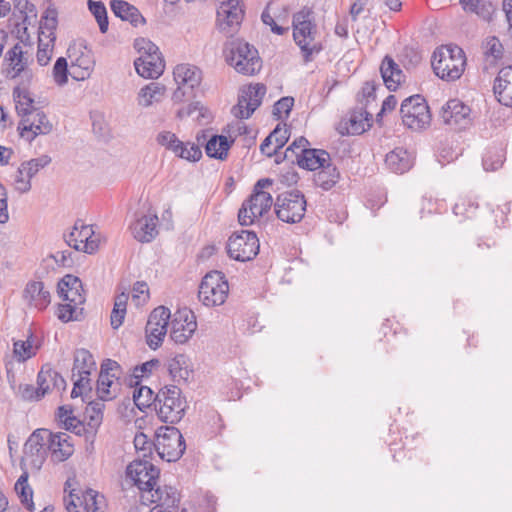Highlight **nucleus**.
<instances>
[{
	"mask_svg": "<svg viewBox=\"0 0 512 512\" xmlns=\"http://www.w3.org/2000/svg\"><path fill=\"white\" fill-rule=\"evenodd\" d=\"M142 499L149 503H156L161 508L160 512H172L178 507L180 495L176 488L165 485L153 488L151 493L142 495Z\"/></svg>",
	"mask_w": 512,
	"mask_h": 512,
	"instance_id": "27",
	"label": "nucleus"
},
{
	"mask_svg": "<svg viewBox=\"0 0 512 512\" xmlns=\"http://www.w3.org/2000/svg\"><path fill=\"white\" fill-rule=\"evenodd\" d=\"M413 155L402 147H397L386 155L385 164L392 172L403 174L413 166Z\"/></svg>",
	"mask_w": 512,
	"mask_h": 512,
	"instance_id": "32",
	"label": "nucleus"
},
{
	"mask_svg": "<svg viewBox=\"0 0 512 512\" xmlns=\"http://www.w3.org/2000/svg\"><path fill=\"white\" fill-rule=\"evenodd\" d=\"M53 129L52 123L47 115L39 110L25 119H21L18 130L22 138L32 142L39 135H47Z\"/></svg>",
	"mask_w": 512,
	"mask_h": 512,
	"instance_id": "25",
	"label": "nucleus"
},
{
	"mask_svg": "<svg viewBox=\"0 0 512 512\" xmlns=\"http://www.w3.org/2000/svg\"><path fill=\"white\" fill-rule=\"evenodd\" d=\"M52 377V390L56 389L58 392L64 391L66 388V381L65 379L55 370L51 368H42L40 370V377L43 379L42 381H45V378L43 376Z\"/></svg>",
	"mask_w": 512,
	"mask_h": 512,
	"instance_id": "60",
	"label": "nucleus"
},
{
	"mask_svg": "<svg viewBox=\"0 0 512 512\" xmlns=\"http://www.w3.org/2000/svg\"><path fill=\"white\" fill-rule=\"evenodd\" d=\"M68 65L64 57H59L53 67V77L57 85L63 86L67 83Z\"/></svg>",
	"mask_w": 512,
	"mask_h": 512,
	"instance_id": "55",
	"label": "nucleus"
},
{
	"mask_svg": "<svg viewBox=\"0 0 512 512\" xmlns=\"http://www.w3.org/2000/svg\"><path fill=\"white\" fill-rule=\"evenodd\" d=\"M134 47L140 56L134 61L137 73L143 78H158L164 71V60L158 46L146 38H138Z\"/></svg>",
	"mask_w": 512,
	"mask_h": 512,
	"instance_id": "6",
	"label": "nucleus"
},
{
	"mask_svg": "<svg viewBox=\"0 0 512 512\" xmlns=\"http://www.w3.org/2000/svg\"><path fill=\"white\" fill-rule=\"evenodd\" d=\"M227 252L234 260L249 261L259 252V240L253 231L235 232L229 237Z\"/></svg>",
	"mask_w": 512,
	"mask_h": 512,
	"instance_id": "13",
	"label": "nucleus"
},
{
	"mask_svg": "<svg viewBox=\"0 0 512 512\" xmlns=\"http://www.w3.org/2000/svg\"><path fill=\"white\" fill-rule=\"evenodd\" d=\"M266 94L264 84L256 83L249 85L243 90L238 98V103L232 109L234 116L240 119L249 118L253 112L261 105L262 99Z\"/></svg>",
	"mask_w": 512,
	"mask_h": 512,
	"instance_id": "21",
	"label": "nucleus"
},
{
	"mask_svg": "<svg viewBox=\"0 0 512 512\" xmlns=\"http://www.w3.org/2000/svg\"><path fill=\"white\" fill-rule=\"evenodd\" d=\"M13 99L15 101V107L18 115L21 119H25L27 116H31L39 109L34 106V99L30 92L25 87L16 86L13 89Z\"/></svg>",
	"mask_w": 512,
	"mask_h": 512,
	"instance_id": "35",
	"label": "nucleus"
},
{
	"mask_svg": "<svg viewBox=\"0 0 512 512\" xmlns=\"http://www.w3.org/2000/svg\"><path fill=\"white\" fill-rule=\"evenodd\" d=\"M493 90L502 105L512 107V66L504 67L499 71Z\"/></svg>",
	"mask_w": 512,
	"mask_h": 512,
	"instance_id": "30",
	"label": "nucleus"
},
{
	"mask_svg": "<svg viewBox=\"0 0 512 512\" xmlns=\"http://www.w3.org/2000/svg\"><path fill=\"white\" fill-rule=\"evenodd\" d=\"M431 65L439 78L446 81H455L461 77L465 70V53L457 45L441 46L434 51Z\"/></svg>",
	"mask_w": 512,
	"mask_h": 512,
	"instance_id": "3",
	"label": "nucleus"
},
{
	"mask_svg": "<svg viewBox=\"0 0 512 512\" xmlns=\"http://www.w3.org/2000/svg\"><path fill=\"white\" fill-rule=\"evenodd\" d=\"M48 454H51L53 461L62 462L67 460L74 452L72 437L66 432L52 433L49 431Z\"/></svg>",
	"mask_w": 512,
	"mask_h": 512,
	"instance_id": "29",
	"label": "nucleus"
},
{
	"mask_svg": "<svg viewBox=\"0 0 512 512\" xmlns=\"http://www.w3.org/2000/svg\"><path fill=\"white\" fill-rule=\"evenodd\" d=\"M340 179V173L331 163L323 166L314 174V183L325 191L330 190Z\"/></svg>",
	"mask_w": 512,
	"mask_h": 512,
	"instance_id": "39",
	"label": "nucleus"
},
{
	"mask_svg": "<svg viewBox=\"0 0 512 512\" xmlns=\"http://www.w3.org/2000/svg\"><path fill=\"white\" fill-rule=\"evenodd\" d=\"M15 491L19 495L22 504L27 508V510L33 512L35 510V505L32 500L33 491L28 484L27 473H24L19 477V479L15 483Z\"/></svg>",
	"mask_w": 512,
	"mask_h": 512,
	"instance_id": "42",
	"label": "nucleus"
},
{
	"mask_svg": "<svg viewBox=\"0 0 512 512\" xmlns=\"http://www.w3.org/2000/svg\"><path fill=\"white\" fill-rule=\"evenodd\" d=\"M156 141L159 145L165 147L167 150H170L174 154L183 143L174 133L170 131H161L158 133Z\"/></svg>",
	"mask_w": 512,
	"mask_h": 512,
	"instance_id": "52",
	"label": "nucleus"
},
{
	"mask_svg": "<svg viewBox=\"0 0 512 512\" xmlns=\"http://www.w3.org/2000/svg\"><path fill=\"white\" fill-rule=\"evenodd\" d=\"M154 392L148 386H140L133 392V401L135 405L143 411L145 408L155 405Z\"/></svg>",
	"mask_w": 512,
	"mask_h": 512,
	"instance_id": "49",
	"label": "nucleus"
},
{
	"mask_svg": "<svg viewBox=\"0 0 512 512\" xmlns=\"http://www.w3.org/2000/svg\"><path fill=\"white\" fill-rule=\"evenodd\" d=\"M197 329V321L190 310H180L174 314L171 322L170 338L176 344H185Z\"/></svg>",
	"mask_w": 512,
	"mask_h": 512,
	"instance_id": "24",
	"label": "nucleus"
},
{
	"mask_svg": "<svg viewBox=\"0 0 512 512\" xmlns=\"http://www.w3.org/2000/svg\"><path fill=\"white\" fill-rule=\"evenodd\" d=\"M146 342L151 349H157L161 346L163 339L167 333V330H161L158 328H145Z\"/></svg>",
	"mask_w": 512,
	"mask_h": 512,
	"instance_id": "57",
	"label": "nucleus"
},
{
	"mask_svg": "<svg viewBox=\"0 0 512 512\" xmlns=\"http://www.w3.org/2000/svg\"><path fill=\"white\" fill-rule=\"evenodd\" d=\"M110 8L113 14L123 21L130 22L133 26L145 24V18L138 8L124 0H112Z\"/></svg>",
	"mask_w": 512,
	"mask_h": 512,
	"instance_id": "31",
	"label": "nucleus"
},
{
	"mask_svg": "<svg viewBox=\"0 0 512 512\" xmlns=\"http://www.w3.org/2000/svg\"><path fill=\"white\" fill-rule=\"evenodd\" d=\"M3 73L8 79H16L22 76L28 82L31 81L33 74L29 69V57L23 51V46L20 43H16L5 53Z\"/></svg>",
	"mask_w": 512,
	"mask_h": 512,
	"instance_id": "18",
	"label": "nucleus"
},
{
	"mask_svg": "<svg viewBox=\"0 0 512 512\" xmlns=\"http://www.w3.org/2000/svg\"><path fill=\"white\" fill-rule=\"evenodd\" d=\"M229 285L224 275L213 271L204 276L199 286V300L207 307L222 305L228 296Z\"/></svg>",
	"mask_w": 512,
	"mask_h": 512,
	"instance_id": "11",
	"label": "nucleus"
},
{
	"mask_svg": "<svg viewBox=\"0 0 512 512\" xmlns=\"http://www.w3.org/2000/svg\"><path fill=\"white\" fill-rule=\"evenodd\" d=\"M306 205L305 197L301 192L290 191L277 196L274 208L279 220L294 224L303 219Z\"/></svg>",
	"mask_w": 512,
	"mask_h": 512,
	"instance_id": "12",
	"label": "nucleus"
},
{
	"mask_svg": "<svg viewBox=\"0 0 512 512\" xmlns=\"http://www.w3.org/2000/svg\"><path fill=\"white\" fill-rule=\"evenodd\" d=\"M158 364V360H150L145 363H143L140 366H136L133 370V374L130 380V385H138L139 380L145 376H148L151 374L154 367H156Z\"/></svg>",
	"mask_w": 512,
	"mask_h": 512,
	"instance_id": "54",
	"label": "nucleus"
},
{
	"mask_svg": "<svg viewBox=\"0 0 512 512\" xmlns=\"http://www.w3.org/2000/svg\"><path fill=\"white\" fill-rule=\"evenodd\" d=\"M166 92L163 84L158 82H151L142 87L138 93L137 101L142 107H149L154 103H159Z\"/></svg>",
	"mask_w": 512,
	"mask_h": 512,
	"instance_id": "36",
	"label": "nucleus"
},
{
	"mask_svg": "<svg viewBox=\"0 0 512 512\" xmlns=\"http://www.w3.org/2000/svg\"><path fill=\"white\" fill-rule=\"evenodd\" d=\"M58 419L62 422L67 430H76L81 426L80 422L72 415V411L65 406L58 408Z\"/></svg>",
	"mask_w": 512,
	"mask_h": 512,
	"instance_id": "58",
	"label": "nucleus"
},
{
	"mask_svg": "<svg viewBox=\"0 0 512 512\" xmlns=\"http://www.w3.org/2000/svg\"><path fill=\"white\" fill-rule=\"evenodd\" d=\"M485 54L487 56H491L494 59H499L502 57L503 46L498 38L490 37L485 41L484 44Z\"/></svg>",
	"mask_w": 512,
	"mask_h": 512,
	"instance_id": "62",
	"label": "nucleus"
},
{
	"mask_svg": "<svg viewBox=\"0 0 512 512\" xmlns=\"http://www.w3.org/2000/svg\"><path fill=\"white\" fill-rule=\"evenodd\" d=\"M170 317V310L164 306H159L150 313L146 327L167 330Z\"/></svg>",
	"mask_w": 512,
	"mask_h": 512,
	"instance_id": "48",
	"label": "nucleus"
},
{
	"mask_svg": "<svg viewBox=\"0 0 512 512\" xmlns=\"http://www.w3.org/2000/svg\"><path fill=\"white\" fill-rule=\"evenodd\" d=\"M272 184L273 181L269 178L256 182L253 193L243 202L238 212V221L242 226L252 225L270 210L273 199L265 189L270 188Z\"/></svg>",
	"mask_w": 512,
	"mask_h": 512,
	"instance_id": "5",
	"label": "nucleus"
},
{
	"mask_svg": "<svg viewBox=\"0 0 512 512\" xmlns=\"http://www.w3.org/2000/svg\"><path fill=\"white\" fill-rule=\"evenodd\" d=\"M104 404L101 402H90L86 408V416L88 417V426L92 430H96L103 419Z\"/></svg>",
	"mask_w": 512,
	"mask_h": 512,
	"instance_id": "50",
	"label": "nucleus"
},
{
	"mask_svg": "<svg viewBox=\"0 0 512 512\" xmlns=\"http://www.w3.org/2000/svg\"><path fill=\"white\" fill-rule=\"evenodd\" d=\"M23 301L29 308L45 310L51 303V293L41 281H29L22 294Z\"/></svg>",
	"mask_w": 512,
	"mask_h": 512,
	"instance_id": "28",
	"label": "nucleus"
},
{
	"mask_svg": "<svg viewBox=\"0 0 512 512\" xmlns=\"http://www.w3.org/2000/svg\"><path fill=\"white\" fill-rule=\"evenodd\" d=\"M175 156L196 162L199 161L202 157V151L198 145L191 142H183L178 150H176Z\"/></svg>",
	"mask_w": 512,
	"mask_h": 512,
	"instance_id": "51",
	"label": "nucleus"
},
{
	"mask_svg": "<svg viewBox=\"0 0 512 512\" xmlns=\"http://www.w3.org/2000/svg\"><path fill=\"white\" fill-rule=\"evenodd\" d=\"M50 163L51 157L48 155H41L22 162L12 176L11 185L13 189L19 194L28 193L32 188L31 179Z\"/></svg>",
	"mask_w": 512,
	"mask_h": 512,
	"instance_id": "16",
	"label": "nucleus"
},
{
	"mask_svg": "<svg viewBox=\"0 0 512 512\" xmlns=\"http://www.w3.org/2000/svg\"><path fill=\"white\" fill-rule=\"evenodd\" d=\"M293 105L294 99L292 97H282L274 104L273 114L278 118L288 117Z\"/></svg>",
	"mask_w": 512,
	"mask_h": 512,
	"instance_id": "61",
	"label": "nucleus"
},
{
	"mask_svg": "<svg viewBox=\"0 0 512 512\" xmlns=\"http://www.w3.org/2000/svg\"><path fill=\"white\" fill-rule=\"evenodd\" d=\"M261 19L263 23L267 26H270L271 31L277 35H283L289 30L288 27L278 25L267 10L262 12Z\"/></svg>",
	"mask_w": 512,
	"mask_h": 512,
	"instance_id": "64",
	"label": "nucleus"
},
{
	"mask_svg": "<svg viewBox=\"0 0 512 512\" xmlns=\"http://www.w3.org/2000/svg\"><path fill=\"white\" fill-rule=\"evenodd\" d=\"M505 160V152L500 147H490L486 150L482 163L486 171H495L499 169Z\"/></svg>",
	"mask_w": 512,
	"mask_h": 512,
	"instance_id": "43",
	"label": "nucleus"
},
{
	"mask_svg": "<svg viewBox=\"0 0 512 512\" xmlns=\"http://www.w3.org/2000/svg\"><path fill=\"white\" fill-rule=\"evenodd\" d=\"M380 73L385 86L391 91H395L403 80L402 70L389 56L384 57L380 66Z\"/></svg>",
	"mask_w": 512,
	"mask_h": 512,
	"instance_id": "34",
	"label": "nucleus"
},
{
	"mask_svg": "<svg viewBox=\"0 0 512 512\" xmlns=\"http://www.w3.org/2000/svg\"><path fill=\"white\" fill-rule=\"evenodd\" d=\"M330 154L322 149L304 150L303 155H298V165L307 170H319L330 163Z\"/></svg>",
	"mask_w": 512,
	"mask_h": 512,
	"instance_id": "33",
	"label": "nucleus"
},
{
	"mask_svg": "<svg viewBox=\"0 0 512 512\" xmlns=\"http://www.w3.org/2000/svg\"><path fill=\"white\" fill-rule=\"evenodd\" d=\"M68 512H105V498L98 492L88 489L81 495L75 493V490L64 498Z\"/></svg>",
	"mask_w": 512,
	"mask_h": 512,
	"instance_id": "19",
	"label": "nucleus"
},
{
	"mask_svg": "<svg viewBox=\"0 0 512 512\" xmlns=\"http://www.w3.org/2000/svg\"><path fill=\"white\" fill-rule=\"evenodd\" d=\"M58 25V11L53 6L50 5L47 7L45 12L41 17L40 22V35H55V30Z\"/></svg>",
	"mask_w": 512,
	"mask_h": 512,
	"instance_id": "47",
	"label": "nucleus"
},
{
	"mask_svg": "<svg viewBox=\"0 0 512 512\" xmlns=\"http://www.w3.org/2000/svg\"><path fill=\"white\" fill-rule=\"evenodd\" d=\"M48 429H36L24 444V460L39 470L48 456Z\"/></svg>",
	"mask_w": 512,
	"mask_h": 512,
	"instance_id": "17",
	"label": "nucleus"
},
{
	"mask_svg": "<svg viewBox=\"0 0 512 512\" xmlns=\"http://www.w3.org/2000/svg\"><path fill=\"white\" fill-rule=\"evenodd\" d=\"M158 216L156 213H136L130 224L133 237L141 243H149L158 235Z\"/></svg>",
	"mask_w": 512,
	"mask_h": 512,
	"instance_id": "26",
	"label": "nucleus"
},
{
	"mask_svg": "<svg viewBox=\"0 0 512 512\" xmlns=\"http://www.w3.org/2000/svg\"><path fill=\"white\" fill-rule=\"evenodd\" d=\"M369 116L371 117L366 111L352 113L348 121L347 132L353 135L365 132L366 129L370 127Z\"/></svg>",
	"mask_w": 512,
	"mask_h": 512,
	"instance_id": "45",
	"label": "nucleus"
},
{
	"mask_svg": "<svg viewBox=\"0 0 512 512\" xmlns=\"http://www.w3.org/2000/svg\"><path fill=\"white\" fill-rule=\"evenodd\" d=\"M218 2L217 23L219 29L226 34H232L244 17L240 0H218Z\"/></svg>",
	"mask_w": 512,
	"mask_h": 512,
	"instance_id": "23",
	"label": "nucleus"
},
{
	"mask_svg": "<svg viewBox=\"0 0 512 512\" xmlns=\"http://www.w3.org/2000/svg\"><path fill=\"white\" fill-rule=\"evenodd\" d=\"M58 295L62 300L58 305V319L62 322L80 320L86 300L81 280L70 274L65 275L58 283Z\"/></svg>",
	"mask_w": 512,
	"mask_h": 512,
	"instance_id": "2",
	"label": "nucleus"
},
{
	"mask_svg": "<svg viewBox=\"0 0 512 512\" xmlns=\"http://www.w3.org/2000/svg\"><path fill=\"white\" fill-rule=\"evenodd\" d=\"M168 371L174 381H188L192 372L189 358L184 354L175 355L168 362Z\"/></svg>",
	"mask_w": 512,
	"mask_h": 512,
	"instance_id": "37",
	"label": "nucleus"
},
{
	"mask_svg": "<svg viewBox=\"0 0 512 512\" xmlns=\"http://www.w3.org/2000/svg\"><path fill=\"white\" fill-rule=\"evenodd\" d=\"M14 353L19 360H26L32 356V345L29 341H17L14 343Z\"/></svg>",
	"mask_w": 512,
	"mask_h": 512,
	"instance_id": "63",
	"label": "nucleus"
},
{
	"mask_svg": "<svg viewBox=\"0 0 512 512\" xmlns=\"http://www.w3.org/2000/svg\"><path fill=\"white\" fill-rule=\"evenodd\" d=\"M65 242L76 251L93 254L99 248V236L95 234L92 225H86L82 220L74 223L72 231L64 235Z\"/></svg>",
	"mask_w": 512,
	"mask_h": 512,
	"instance_id": "15",
	"label": "nucleus"
},
{
	"mask_svg": "<svg viewBox=\"0 0 512 512\" xmlns=\"http://www.w3.org/2000/svg\"><path fill=\"white\" fill-rule=\"evenodd\" d=\"M466 12L475 13L479 17L489 20L494 12V6L489 0H459Z\"/></svg>",
	"mask_w": 512,
	"mask_h": 512,
	"instance_id": "41",
	"label": "nucleus"
},
{
	"mask_svg": "<svg viewBox=\"0 0 512 512\" xmlns=\"http://www.w3.org/2000/svg\"><path fill=\"white\" fill-rule=\"evenodd\" d=\"M96 369L93 355L86 349H78L74 355L73 376L90 375Z\"/></svg>",
	"mask_w": 512,
	"mask_h": 512,
	"instance_id": "40",
	"label": "nucleus"
},
{
	"mask_svg": "<svg viewBox=\"0 0 512 512\" xmlns=\"http://www.w3.org/2000/svg\"><path fill=\"white\" fill-rule=\"evenodd\" d=\"M154 446L160 458L168 462L180 459L186 448L181 432L173 426L157 430Z\"/></svg>",
	"mask_w": 512,
	"mask_h": 512,
	"instance_id": "10",
	"label": "nucleus"
},
{
	"mask_svg": "<svg viewBox=\"0 0 512 512\" xmlns=\"http://www.w3.org/2000/svg\"><path fill=\"white\" fill-rule=\"evenodd\" d=\"M87 7L98 23L101 33L108 31V15L105 4L102 1L88 0Z\"/></svg>",
	"mask_w": 512,
	"mask_h": 512,
	"instance_id": "46",
	"label": "nucleus"
},
{
	"mask_svg": "<svg viewBox=\"0 0 512 512\" xmlns=\"http://www.w3.org/2000/svg\"><path fill=\"white\" fill-rule=\"evenodd\" d=\"M293 39L300 48L304 61L310 62L319 54L322 43L318 39V29L314 13L309 8H303L293 15Z\"/></svg>",
	"mask_w": 512,
	"mask_h": 512,
	"instance_id": "1",
	"label": "nucleus"
},
{
	"mask_svg": "<svg viewBox=\"0 0 512 512\" xmlns=\"http://www.w3.org/2000/svg\"><path fill=\"white\" fill-rule=\"evenodd\" d=\"M173 77L177 88L171 99L173 103L179 104L195 96L194 90L201 83L202 73L196 66L179 64L173 70Z\"/></svg>",
	"mask_w": 512,
	"mask_h": 512,
	"instance_id": "8",
	"label": "nucleus"
},
{
	"mask_svg": "<svg viewBox=\"0 0 512 512\" xmlns=\"http://www.w3.org/2000/svg\"><path fill=\"white\" fill-rule=\"evenodd\" d=\"M309 142L305 137H299L295 139L292 144L285 151V158L290 159L294 162L293 156H295L296 162L298 163V155H303L304 150H308Z\"/></svg>",
	"mask_w": 512,
	"mask_h": 512,
	"instance_id": "53",
	"label": "nucleus"
},
{
	"mask_svg": "<svg viewBox=\"0 0 512 512\" xmlns=\"http://www.w3.org/2000/svg\"><path fill=\"white\" fill-rule=\"evenodd\" d=\"M149 298V288L145 282H136L132 289V301L136 306L143 305Z\"/></svg>",
	"mask_w": 512,
	"mask_h": 512,
	"instance_id": "59",
	"label": "nucleus"
},
{
	"mask_svg": "<svg viewBox=\"0 0 512 512\" xmlns=\"http://www.w3.org/2000/svg\"><path fill=\"white\" fill-rule=\"evenodd\" d=\"M403 124L414 131L426 129L431 122V113L426 100L420 95L406 98L400 107Z\"/></svg>",
	"mask_w": 512,
	"mask_h": 512,
	"instance_id": "9",
	"label": "nucleus"
},
{
	"mask_svg": "<svg viewBox=\"0 0 512 512\" xmlns=\"http://www.w3.org/2000/svg\"><path fill=\"white\" fill-rule=\"evenodd\" d=\"M129 295L125 292L118 294L115 298L114 307L111 313V326L118 329L125 319L126 306Z\"/></svg>",
	"mask_w": 512,
	"mask_h": 512,
	"instance_id": "44",
	"label": "nucleus"
},
{
	"mask_svg": "<svg viewBox=\"0 0 512 512\" xmlns=\"http://www.w3.org/2000/svg\"><path fill=\"white\" fill-rule=\"evenodd\" d=\"M290 137V131L286 125H277L276 128L268 135V141L273 140L275 147L281 149Z\"/></svg>",
	"mask_w": 512,
	"mask_h": 512,
	"instance_id": "56",
	"label": "nucleus"
},
{
	"mask_svg": "<svg viewBox=\"0 0 512 512\" xmlns=\"http://www.w3.org/2000/svg\"><path fill=\"white\" fill-rule=\"evenodd\" d=\"M160 470L148 460H134L126 468V475L142 495L151 493L157 484Z\"/></svg>",
	"mask_w": 512,
	"mask_h": 512,
	"instance_id": "14",
	"label": "nucleus"
},
{
	"mask_svg": "<svg viewBox=\"0 0 512 512\" xmlns=\"http://www.w3.org/2000/svg\"><path fill=\"white\" fill-rule=\"evenodd\" d=\"M232 143L233 140H229L226 136L214 135L206 144V154L211 158L224 160L227 158Z\"/></svg>",
	"mask_w": 512,
	"mask_h": 512,
	"instance_id": "38",
	"label": "nucleus"
},
{
	"mask_svg": "<svg viewBox=\"0 0 512 512\" xmlns=\"http://www.w3.org/2000/svg\"><path fill=\"white\" fill-rule=\"evenodd\" d=\"M441 118L450 128L459 131L472 124L470 107L458 99H451L442 107Z\"/></svg>",
	"mask_w": 512,
	"mask_h": 512,
	"instance_id": "22",
	"label": "nucleus"
},
{
	"mask_svg": "<svg viewBox=\"0 0 512 512\" xmlns=\"http://www.w3.org/2000/svg\"><path fill=\"white\" fill-rule=\"evenodd\" d=\"M121 375V366L112 359H106L101 364L97 381V394L102 401L111 400L115 397L118 380Z\"/></svg>",
	"mask_w": 512,
	"mask_h": 512,
	"instance_id": "20",
	"label": "nucleus"
},
{
	"mask_svg": "<svg viewBox=\"0 0 512 512\" xmlns=\"http://www.w3.org/2000/svg\"><path fill=\"white\" fill-rule=\"evenodd\" d=\"M155 410L165 423H178L185 414L186 402L177 386H166L155 395Z\"/></svg>",
	"mask_w": 512,
	"mask_h": 512,
	"instance_id": "7",
	"label": "nucleus"
},
{
	"mask_svg": "<svg viewBox=\"0 0 512 512\" xmlns=\"http://www.w3.org/2000/svg\"><path fill=\"white\" fill-rule=\"evenodd\" d=\"M224 54L226 62L240 74L253 76L262 68L258 50L243 40L236 39L229 42L224 49Z\"/></svg>",
	"mask_w": 512,
	"mask_h": 512,
	"instance_id": "4",
	"label": "nucleus"
}]
</instances>
